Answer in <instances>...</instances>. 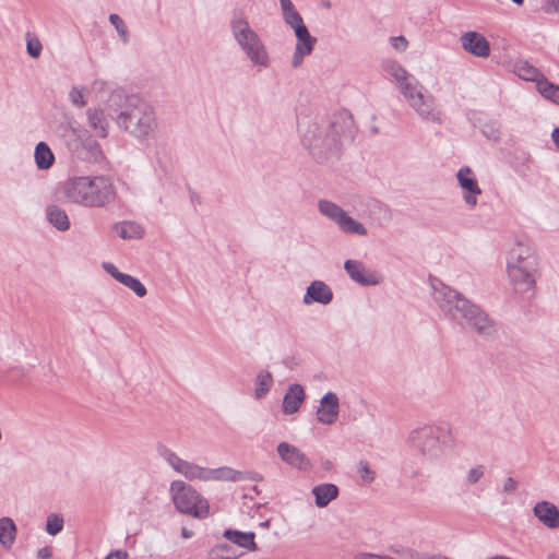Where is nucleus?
<instances>
[{"label":"nucleus","mask_w":559,"mask_h":559,"mask_svg":"<svg viewBox=\"0 0 559 559\" xmlns=\"http://www.w3.org/2000/svg\"><path fill=\"white\" fill-rule=\"evenodd\" d=\"M300 131L302 144L312 157L319 163H324L336 158L342 147L354 140L356 127L350 112L341 110L329 121L309 122Z\"/></svg>","instance_id":"obj_1"},{"label":"nucleus","mask_w":559,"mask_h":559,"mask_svg":"<svg viewBox=\"0 0 559 559\" xmlns=\"http://www.w3.org/2000/svg\"><path fill=\"white\" fill-rule=\"evenodd\" d=\"M106 107L109 117L119 130L140 143L154 138L158 129V121L154 108L145 100L116 90L107 98Z\"/></svg>","instance_id":"obj_2"},{"label":"nucleus","mask_w":559,"mask_h":559,"mask_svg":"<svg viewBox=\"0 0 559 559\" xmlns=\"http://www.w3.org/2000/svg\"><path fill=\"white\" fill-rule=\"evenodd\" d=\"M431 286L433 300L447 319L484 337L496 333L493 320L479 306L441 282H432Z\"/></svg>","instance_id":"obj_3"},{"label":"nucleus","mask_w":559,"mask_h":559,"mask_svg":"<svg viewBox=\"0 0 559 559\" xmlns=\"http://www.w3.org/2000/svg\"><path fill=\"white\" fill-rule=\"evenodd\" d=\"M67 202L85 207H104L116 199L112 178L106 175L74 176L62 185Z\"/></svg>","instance_id":"obj_4"},{"label":"nucleus","mask_w":559,"mask_h":559,"mask_svg":"<svg viewBox=\"0 0 559 559\" xmlns=\"http://www.w3.org/2000/svg\"><path fill=\"white\" fill-rule=\"evenodd\" d=\"M156 450L159 457H162L176 473L182 475L189 481H241L247 479L259 481L262 479V476L254 472H240L229 466L210 468L186 461L162 443L157 445Z\"/></svg>","instance_id":"obj_5"},{"label":"nucleus","mask_w":559,"mask_h":559,"mask_svg":"<svg viewBox=\"0 0 559 559\" xmlns=\"http://www.w3.org/2000/svg\"><path fill=\"white\" fill-rule=\"evenodd\" d=\"M234 40L247 56L251 64L259 71L271 66V59L265 44L260 35L250 26L243 12H234L229 22Z\"/></svg>","instance_id":"obj_6"},{"label":"nucleus","mask_w":559,"mask_h":559,"mask_svg":"<svg viewBox=\"0 0 559 559\" xmlns=\"http://www.w3.org/2000/svg\"><path fill=\"white\" fill-rule=\"evenodd\" d=\"M444 429L435 425H424L408 435L409 445L423 462L441 463L445 456Z\"/></svg>","instance_id":"obj_7"},{"label":"nucleus","mask_w":559,"mask_h":559,"mask_svg":"<svg viewBox=\"0 0 559 559\" xmlns=\"http://www.w3.org/2000/svg\"><path fill=\"white\" fill-rule=\"evenodd\" d=\"M169 492L178 512L198 519H205L209 516V501L190 484L183 480H174L170 483Z\"/></svg>","instance_id":"obj_8"},{"label":"nucleus","mask_w":559,"mask_h":559,"mask_svg":"<svg viewBox=\"0 0 559 559\" xmlns=\"http://www.w3.org/2000/svg\"><path fill=\"white\" fill-rule=\"evenodd\" d=\"M399 90L420 118L441 123V112L436 108L433 97L425 95L424 86L415 78L404 82Z\"/></svg>","instance_id":"obj_9"},{"label":"nucleus","mask_w":559,"mask_h":559,"mask_svg":"<svg viewBox=\"0 0 559 559\" xmlns=\"http://www.w3.org/2000/svg\"><path fill=\"white\" fill-rule=\"evenodd\" d=\"M68 150L78 158L88 163L102 164L106 156L100 144L92 135H82L73 128L66 134Z\"/></svg>","instance_id":"obj_10"},{"label":"nucleus","mask_w":559,"mask_h":559,"mask_svg":"<svg viewBox=\"0 0 559 559\" xmlns=\"http://www.w3.org/2000/svg\"><path fill=\"white\" fill-rule=\"evenodd\" d=\"M456 179L462 190L464 202L469 207H475L478 204V197L481 194V189L473 170L468 166L461 167L456 173Z\"/></svg>","instance_id":"obj_11"},{"label":"nucleus","mask_w":559,"mask_h":559,"mask_svg":"<svg viewBox=\"0 0 559 559\" xmlns=\"http://www.w3.org/2000/svg\"><path fill=\"white\" fill-rule=\"evenodd\" d=\"M297 43L293 52L292 67L299 68L305 57L310 56L317 44V38L309 33L306 25L294 31Z\"/></svg>","instance_id":"obj_12"},{"label":"nucleus","mask_w":559,"mask_h":559,"mask_svg":"<svg viewBox=\"0 0 559 559\" xmlns=\"http://www.w3.org/2000/svg\"><path fill=\"white\" fill-rule=\"evenodd\" d=\"M344 269L350 280L361 286H374L382 281V276L378 272L368 270L365 264L358 260H346Z\"/></svg>","instance_id":"obj_13"},{"label":"nucleus","mask_w":559,"mask_h":559,"mask_svg":"<svg viewBox=\"0 0 559 559\" xmlns=\"http://www.w3.org/2000/svg\"><path fill=\"white\" fill-rule=\"evenodd\" d=\"M316 415L322 425L332 426L336 423L340 415V400L336 393L328 392L321 397Z\"/></svg>","instance_id":"obj_14"},{"label":"nucleus","mask_w":559,"mask_h":559,"mask_svg":"<svg viewBox=\"0 0 559 559\" xmlns=\"http://www.w3.org/2000/svg\"><path fill=\"white\" fill-rule=\"evenodd\" d=\"M538 267V258L535 249L530 243L516 242L511 249L508 267Z\"/></svg>","instance_id":"obj_15"},{"label":"nucleus","mask_w":559,"mask_h":559,"mask_svg":"<svg viewBox=\"0 0 559 559\" xmlns=\"http://www.w3.org/2000/svg\"><path fill=\"white\" fill-rule=\"evenodd\" d=\"M538 267H508V274L514 289L519 293H526L534 288Z\"/></svg>","instance_id":"obj_16"},{"label":"nucleus","mask_w":559,"mask_h":559,"mask_svg":"<svg viewBox=\"0 0 559 559\" xmlns=\"http://www.w3.org/2000/svg\"><path fill=\"white\" fill-rule=\"evenodd\" d=\"M277 453L286 464L299 471H308L311 466L310 460L306 454L297 447L287 442L278 443Z\"/></svg>","instance_id":"obj_17"},{"label":"nucleus","mask_w":559,"mask_h":559,"mask_svg":"<svg viewBox=\"0 0 559 559\" xmlns=\"http://www.w3.org/2000/svg\"><path fill=\"white\" fill-rule=\"evenodd\" d=\"M462 47L473 56L487 58L490 55V45L486 37L477 32L469 31L462 34Z\"/></svg>","instance_id":"obj_18"},{"label":"nucleus","mask_w":559,"mask_h":559,"mask_svg":"<svg viewBox=\"0 0 559 559\" xmlns=\"http://www.w3.org/2000/svg\"><path fill=\"white\" fill-rule=\"evenodd\" d=\"M107 116L109 117L106 106L105 108L100 106L90 107L86 110L87 126L102 139L107 138L109 134V121Z\"/></svg>","instance_id":"obj_19"},{"label":"nucleus","mask_w":559,"mask_h":559,"mask_svg":"<svg viewBox=\"0 0 559 559\" xmlns=\"http://www.w3.org/2000/svg\"><path fill=\"white\" fill-rule=\"evenodd\" d=\"M333 299V292L328 284L323 281H313L307 287L306 294L304 295L302 302L305 305H311L318 302L321 305H328Z\"/></svg>","instance_id":"obj_20"},{"label":"nucleus","mask_w":559,"mask_h":559,"mask_svg":"<svg viewBox=\"0 0 559 559\" xmlns=\"http://www.w3.org/2000/svg\"><path fill=\"white\" fill-rule=\"evenodd\" d=\"M533 513L548 528L559 527V509L554 503L539 501L534 506Z\"/></svg>","instance_id":"obj_21"},{"label":"nucleus","mask_w":559,"mask_h":559,"mask_svg":"<svg viewBox=\"0 0 559 559\" xmlns=\"http://www.w3.org/2000/svg\"><path fill=\"white\" fill-rule=\"evenodd\" d=\"M305 396V390L300 384H292L283 399L282 407L284 414L292 415L298 412Z\"/></svg>","instance_id":"obj_22"},{"label":"nucleus","mask_w":559,"mask_h":559,"mask_svg":"<svg viewBox=\"0 0 559 559\" xmlns=\"http://www.w3.org/2000/svg\"><path fill=\"white\" fill-rule=\"evenodd\" d=\"M513 72L522 80L535 82L536 87H538V82L546 79L537 68L526 60L515 61L513 63Z\"/></svg>","instance_id":"obj_23"},{"label":"nucleus","mask_w":559,"mask_h":559,"mask_svg":"<svg viewBox=\"0 0 559 559\" xmlns=\"http://www.w3.org/2000/svg\"><path fill=\"white\" fill-rule=\"evenodd\" d=\"M318 508H325L332 500L338 496V488L334 484H320L312 488Z\"/></svg>","instance_id":"obj_24"},{"label":"nucleus","mask_w":559,"mask_h":559,"mask_svg":"<svg viewBox=\"0 0 559 559\" xmlns=\"http://www.w3.org/2000/svg\"><path fill=\"white\" fill-rule=\"evenodd\" d=\"M46 218L59 231L70 229V219L66 211L58 205L51 204L46 209Z\"/></svg>","instance_id":"obj_25"},{"label":"nucleus","mask_w":559,"mask_h":559,"mask_svg":"<svg viewBox=\"0 0 559 559\" xmlns=\"http://www.w3.org/2000/svg\"><path fill=\"white\" fill-rule=\"evenodd\" d=\"M116 236L123 240L140 239L143 236V228L135 222H120L112 226Z\"/></svg>","instance_id":"obj_26"},{"label":"nucleus","mask_w":559,"mask_h":559,"mask_svg":"<svg viewBox=\"0 0 559 559\" xmlns=\"http://www.w3.org/2000/svg\"><path fill=\"white\" fill-rule=\"evenodd\" d=\"M16 525L11 518L0 519V544L4 549H10L16 538Z\"/></svg>","instance_id":"obj_27"},{"label":"nucleus","mask_w":559,"mask_h":559,"mask_svg":"<svg viewBox=\"0 0 559 559\" xmlns=\"http://www.w3.org/2000/svg\"><path fill=\"white\" fill-rule=\"evenodd\" d=\"M223 536L229 542L238 545L239 547L246 548L248 550H255L257 544L254 542V533H243L236 530H226Z\"/></svg>","instance_id":"obj_28"},{"label":"nucleus","mask_w":559,"mask_h":559,"mask_svg":"<svg viewBox=\"0 0 559 559\" xmlns=\"http://www.w3.org/2000/svg\"><path fill=\"white\" fill-rule=\"evenodd\" d=\"M35 163L38 169H49L55 162V155L45 142H39L34 152Z\"/></svg>","instance_id":"obj_29"},{"label":"nucleus","mask_w":559,"mask_h":559,"mask_svg":"<svg viewBox=\"0 0 559 559\" xmlns=\"http://www.w3.org/2000/svg\"><path fill=\"white\" fill-rule=\"evenodd\" d=\"M318 209L320 213L338 225V222L345 215V211L338 206L336 203L329 200H320L318 202Z\"/></svg>","instance_id":"obj_30"},{"label":"nucleus","mask_w":559,"mask_h":559,"mask_svg":"<svg viewBox=\"0 0 559 559\" xmlns=\"http://www.w3.org/2000/svg\"><path fill=\"white\" fill-rule=\"evenodd\" d=\"M383 69L388 74L395 79L399 87H401L404 82H408L414 78L399 62L394 60L385 61L383 63Z\"/></svg>","instance_id":"obj_31"},{"label":"nucleus","mask_w":559,"mask_h":559,"mask_svg":"<svg viewBox=\"0 0 559 559\" xmlns=\"http://www.w3.org/2000/svg\"><path fill=\"white\" fill-rule=\"evenodd\" d=\"M338 228L345 234H353L358 236H367L368 231L366 227L350 217L347 213L343 216L341 222H338Z\"/></svg>","instance_id":"obj_32"},{"label":"nucleus","mask_w":559,"mask_h":559,"mask_svg":"<svg viewBox=\"0 0 559 559\" xmlns=\"http://www.w3.org/2000/svg\"><path fill=\"white\" fill-rule=\"evenodd\" d=\"M273 382V377L270 371H261L255 377L254 396L260 400L270 391Z\"/></svg>","instance_id":"obj_33"},{"label":"nucleus","mask_w":559,"mask_h":559,"mask_svg":"<svg viewBox=\"0 0 559 559\" xmlns=\"http://www.w3.org/2000/svg\"><path fill=\"white\" fill-rule=\"evenodd\" d=\"M537 91L546 98L559 105V85H555L547 79L538 82Z\"/></svg>","instance_id":"obj_34"},{"label":"nucleus","mask_w":559,"mask_h":559,"mask_svg":"<svg viewBox=\"0 0 559 559\" xmlns=\"http://www.w3.org/2000/svg\"><path fill=\"white\" fill-rule=\"evenodd\" d=\"M120 283L131 289L138 297H144L147 293L145 286L132 275L124 274V276H121Z\"/></svg>","instance_id":"obj_35"},{"label":"nucleus","mask_w":559,"mask_h":559,"mask_svg":"<svg viewBox=\"0 0 559 559\" xmlns=\"http://www.w3.org/2000/svg\"><path fill=\"white\" fill-rule=\"evenodd\" d=\"M64 520L62 515L57 513H51L47 516V523H46V532L55 536L59 534L63 530Z\"/></svg>","instance_id":"obj_36"},{"label":"nucleus","mask_w":559,"mask_h":559,"mask_svg":"<svg viewBox=\"0 0 559 559\" xmlns=\"http://www.w3.org/2000/svg\"><path fill=\"white\" fill-rule=\"evenodd\" d=\"M26 50L32 58H38L43 51V45L37 36L26 33Z\"/></svg>","instance_id":"obj_37"},{"label":"nucleus","mask_w":559,"mask_h":559,"mask_svg":"<svg viewBox=\"0 0 559 559\" xmlns=\"http://www.w3.org/2000/svg\"><path fill=\"white\" fill-rule=\"evenodd\" d=\"M109 22L116 28L121 40L123 43H127L128 41V27H127L126 23L123 22V20L118 14L112 13L109 15Z\"/></svg>","instance_id":"obj_38"},{"label":"nucleus","mask_w":559,"mask_h":559,"mask_svg":"<svg viewBox=\"0 0 559 559\" xmlns=\"http://www.w3.org/2000/svg\"><path fill=\"white\" fill-rule=\"evenodd\" d=\"M282 16L284 22L294 31L305 25L302 16L297 10L285 12Z\"/></svg>","instance_id":"obj_39"},{"label":"nucleus","mask_w":559,"mask_h":559,"mask_svg":"<svg viewBox=\"0 0 559 559\" xmlns=\"http://www.w3.org/2000/svg\"><path fill=\"white\" fill-rule=\"evenodd\" d=\"M357 473L365 484H370L374 480V472L370 468L366 461L358 462Z\"/></svg>","instance_id":"obj_40"},{"label":"nucleus","mask_w":559,"mask_h":559,"mask_svg":"<svg viewBox=\"0 0 559 559\" xmlns=\"http://www.w3.org/2000/svg\"><path fill=\"white\" fill-rule=\"evenodd\" d=\"M69 98L74 106L80 108L84 107L87 103L84 90L79 87H72Z\"/></svg>","instance_id":"obj_41"},{"label":"nucleus","mask_w":559,"mask_h":559,"mask_svg":"<svg viewBox=\"0 0 559 559\" xmlns=\"http://www.w3.org/2000/svg\"><path fill=\"white\" fill-rule=\"evenodd\" d=\"M485 469V466L481 464L472 467L466 475L467 484L475 485L476 483H478L480 478L484 476Z\"/></svg>","instance_id":"obj_42"},{"label":"nucleus","mask_w":559,"mask_h":559,"mask_svg":"<svg viewBox=\"0 0 559 559\" xmlns=\"http://www.w3.org/2000/svg\"><path fill=\"white\" fill-rule=\"evenodd\" d=\"M212 556L221 559H230L229 546L227 544H218L213 550Z\"/></svg>","instance_id":"obj_43"},{"label":"nucleus","mask_w":559,"mask_h":559,"mask_svg":"<svg viewBox=\"0 0 559 559\" xmlns=\"http://www.w3.org/2000/svg\"><path fill=\"white\" fill-rule=\"evenodd\" d=\"M104 270L110 274L116 281L121 282V276H124L126 273L120 272L112 263L104 262Z\"/></svg>","instance_id":"obj_44"},{"label":"nucleus","mask_w":559,"mask_h":559,"mask_svg":"<svg viewBox=\"0 0 559 559\" xmlns=\"http://www.w3.org/2000/svg\"><path fill=\"white\" fill-rule=\"evenodd\" d=\"M391 41H392L393 47L400 51L405 50L408 45V43L404 36L391 37Z\"/></svg>","instance_id":"obj_45"},{"label":"nucleus","mask_w":559,"mask_h":559,"mask_svg":"<svg viewBox=\"0 0 559 559\" xmlns=\"http://www.w3.org/2000/svg\"><path fill=\"white\" fill-rule=\"evenodd\" d=\"M518 488V481L513 477H508L503 484L504 492H513Z\"/></svg>","instance_id":"obj_46"},{"label":"nucleus","mask_w":559,"mask_h":559,"mask_svg":"<svg viewBox=\"0 0 559 559\" xmlns=\"http://www.w3.org/2000/svg\"><path fill=\"white\" fill-rule=\"evenodd\" d=\"M129 555L124 550H112L105 559H128Z\"/></svg>","instance_id":"obj_47"},{"label":"nucleus","mask_w":559,"mask_h":559,"mask_svg":"<svg viewBox=\"0 0 559 559\" xmlns=\"http://www.w3.org/2000/svg\"><path fill=\"white\" fill-rule=\"evenodd\" d=\"M282 14L296 10L292 0H280Z\"/></svg>","instance_id":"obj_48"},{"label":"nucleus","mask_w":559,"mask_h":559,"mask_svg":"<svg viewBox=\"0 0 559 559\" xmlns=\"http://www.w3.org/2000/svg\"><path fill=\"white\" fill-rule=\"evenodd\" d=\"M52 556L51 549L49 547H43L37 552L38 559H50Z\"/></svg>","instance_id":"obj_49"},{"label":"nucleus","mask_w":559,"mask_h":559,"mask_svg":"<svg viewBox=\"0 0 559 559\" xmlns=\"http://www.w3.org/2000/svg\"><path fill=\"white\" fill-rule=\"evenodd\" d=\"M547 12H558L559 13V0H547Z\"/></svg>","instance_id":"obj_50"},{"label":"nucleus","mask_w":559,"mask_h":559,"mask_svg":"<svg viewBox=\"0 0 559 559\" xmlns=\"http://www.w3.org/2000/svg\"><path fill=\"white\" fill-rule=\"evenodd\" d=\"M483 133L491 140L497 141L499 139V131L495 129H490V131H487L486 129L483 130Z\"/></svg>","instance_id":"obj_51"},{"label":"nucleus","mask_w":559,"mask_h":559,"mask_svg":"<svg viewBox=\"0 0 559 559\" xmlns=\"http://www.w3.org/2000/svg\"><path fill=\"white\" fill-rule=\"evenodd\" d=\"M92 86H93L94 90L102 91V90L106 88L107 84L103 80H95L93 82Z\"/></svg>","instance_id":"obj_52"},{"label":"nucleus","mask_w":559,"mask_h":559,"mask_svg":"<svg viewBox=\"0 0 559 559\" xmlns=\"http://www.w3.org/2000/svg\"><path fill=\"white\" fill-rule=\"evenodd\" d=\"M551 138H552L555 145L559 150V127L554 129V131L551 133Z\"/></svg>","instance_id":"obj_53"},{"label":"nucleus","mask_w":559,"mask_h":559,"mask_svg":"<svg viewBox=\"0 0 559 559\" xmlns=\"http://www.w3.org/2000/svg\"><path fill=\"white\" fill-rule=\"evenodd\" d=\"M260 526L267 528L270 526V521H264L260 524Z\"/></svg>","instance_id":"obj_54"},{"label":"nucleus","mask_w":559,"mask_h":559,"mask_svg":"<svg viewBox=\"0 0 559 559\" xmlns=\"http://www.w3.org/2000/svg\"><path fill=\"white\" fill-rule=\"evenodd\" d=\"M182 535H183L186 538L190 537V533H189L186 528H183V530H182Z\"/></svg>","instance_id":"obj_55"}]
</instances>
